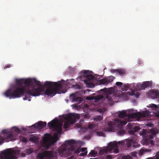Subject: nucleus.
Here are the masks:
<instances>
[{
  "mask_svg": "<svg viewBox=\"0 0 159 159\" xmlns=\"http://www.w3.org/2000/svg\"><path fill=\"white\" fill-rule=\"evenodd\" d=\"M23 84L27 86H30L32 88V89H28L25 91V93L27 94L23 98L24 100H28L29 101H31L30 95L33 96L40 95L41 92L44 91L45 86L47 87L44 92L45 94L52 97L57 93H61L59 91L63 86L60 82L57 83L46 81L43 85L40 81L37 80L35 78L24 79Z\"/></svg>",
  "mask_w": 159,
  "mask_h": 159,
  "instance_id": "nucleus-1",
  "label": "nucleus"
},
{
  "mask_svg": "<svg viewBox=\"0 0 159 159\" xmlns=\"http://www.w3.org/2000/svg\"><path fill=\"white\" fill-rule=\"evenodd\" d=\"M76 144L73 140L66 141L64 147L60 148L56 153L53 154L51 152L44 151L39 153L37 157L39 159H60V157H66L70 155L71 152L75 150Z\"/></svg>",
  "mask_w": 159,
  "mask_h": 159,
  "instance_id": "nucleus-2",
  "label": "nucleus"
},
{
  "mask_svg": "<svg viewBox=\"0 0 159 159\" xmlns=\"http://www.w3.org/2000/svg\"><path fill=\"white\" fill-rule=\"evenodd\" d=\"M24 79H16V85H14L11 89H9L4 93V95L10 99L20 98L24 95L25 93V88L22 85Z\"/></svg>",
  "mask_w": 159,
  "mask_h": 159,
  "instance_id": "nucleus-3",
  "label": "nucleus"
},
{
  "mask_svg": "<svg viewBox=\"0 0 159 159\" xmlns=\"http://www.w3.org/2000/svg\"><path fill=\"white\" fill-rule=\"evenodd\" d=\"M80 118V115L76 113L68 114L65 118V121L63 125L64 129H67L70 125L73 124L76 122V120Z\"/></svg>",
  "mask_w": 159,
  "mask_h": 159,
  "instance_id": "nucleus-4",
  "label": "nucleus"
},
{
  "mask_svg": "<svg viewBox=\"0 0 159 159\" xmlns=\"http://www.w3.org/2000/svg\"><path fill=\"white\" fill-rule=\"evenodd\" d=\"M117 144L115 141L111 142L108 144V147L101 148L99 151V154L102 155L108 152H113L115 153L119 152V149L117 147Z\"/></svg>",
  "mask_w": 159,
  "mask_h": 159,
  "instance_id": "nucleus-5",
  "label": "nucleus"
},
{
  "mask_svg": "<svg viewBox=\"0 0 159 159\" xmlns=\"http://www.w3.org/2000/svg\"><path fill=\"white\" fill-rule=\"evenodd\" d=\"M55 138L49 139L50 135L48 134H46L43 138L42 145L43 147L46 149L48 148L50 146L56 143L58 139L57 134L55 133L54 134Z\"/></svg>",
  "mask_w": 159,
  "mask_h": 159,
  "instance_id": "nucleus-6",
  "label": "nucleus"
},
{
  "mask_svg": "<svg viewBox=\"0 0 159 159\" xmlns=\"http://www.w3.org/2000/svg\"><path fill=\"white\" fill-rule=\"evenodd\" d=\"M48 125L50 128H53L54 131H57L58 134L61 133L62 125L58 123L57 119L52 120L48 123Z\"/></svg>",
  "mask_w": 159,
  "mask_h": 159,
  "instance_id": "nucleus-7",
  "label": "nucleus"
},
{
  "mask_svg": "<svg viewBox=\"0 0 159 159\" xmlns=\"http://www.w3.org/2000/svg\"><path fill=\"white\" fill-rule=\"evenodd\" d=\"M15 154V151L6 150L2 152L0 157L2 159H16L17 157Z\"/></svg>",
  "mask_w": 159,
  "mask_h": 159,
  "instance_id": "nucleus-8",
  "label": "nucleus"
},
{
  "mask_svg": "<svg viewBox=\"0 0 159 159\" xmlns=\"http://www.w3.org/2000/svg\"><path fill=\"white\" fill-rule=\"evenodd\" d=\"M3 132L4 134H5V135L2 136L0 135V145L3 143L4 140H7V141H9L14 140L12 131L9 132L6 130H4L3 131Z\"/></svg>",
  "mask_w": 159,
  "mask_h": 159,
  "instance_id": "nucleus-9",
  "label": "nucleus"
},
{
  "mask_svg": "<svg viewBox=\"0 0 159 159\" xmlns=\"http://www.w3.org/2000/svg\"><path fill=\"white\" fill-rule=\"evenodd\" d=\"M89 71L84 70L83 73L84 76L86 77L87 80H84V82L87 84H90V81L94 78V77L91 74H89Z\"/></svg>",
  "mask_w": 159,
  "mask_h": 159,
  "instance_id": "nucleus-10",
  "label": "nucleus"
},
{
  "mask_svg": "<svg viewBox=\"0 0 159 159\" xmlns=\"http://www.w3.org/2000/svg\"><path fill=\"white\" fill-rule=\"evenodd\" d=\"M46 125V122L39 121L35 123L32 126L35 129H41L45 127Z\"/></svg>",
  "mask_w": 159,
  "mask_h": 159,
  "instance_id": "nucleus-11",
  "label": "nucleus"
},
{
  "mask_svg": "<svg viewBox=\"0 0 159 159\" xmlns=\"http://www.w3.org/2000/svg\"><path fill=\"white\" fill-rule=\"evenodd\" d=\"M115 123L114 121H110L108 123L109 127L107 128V130L110 132H113L115 129Z\"/></svg>",
  "mask_w": 159,
  "mask_h": 159,
  "instance_id": "nucleus-12",
  "label": "nucleus"
},
{
  "mask_svg": "<svg viewBox=\"0 0 159 159\" xmlns=\"http://www.w3.org/2000/svg\"><path fill=\"white\" fill-rule=\"evenodd\" d=\"M38 137L36 134H31L29 137V140L33 142L36 143L39 140Z\"/></svg>",
  "mask_w": 159,
  "mask_h": 159,
  "instance_id": "nucleus-13",
  "label": "nucleus"
},
{
  "mask_svg": "<svg viewBox=\"0 0 159 159\" xmlns=\"http://www.w3.org/2000/svg\"><path fill=\"white\" fill-rule=\"evenodd\" d=\"M150 132L151 135H149V138L150 139H152L157 134H158L159 131L157 129L155 128L152 129Z\"/></svg>",
  "mask_w": 159,
  "mask_h": 159,
  "instance_id": "nucleus-14",
  "label": "nucleus"
},
{
  "mask_svg": "<svg viewBox=\"0 0 159 159\" xmlns=\"http://www.w3.org/2000/svg\"><path fill=\"white\" fill-rule=\"evenodd\" d=\"M70 97H72V102H80L82 101V99L80 97H77L73 93L70 95Z\"/></svg>",
  "mask_w": 159,
  "mask_h": 159,
  "instance_id": "nucleus-15",
  "label": "nucleus"
},
{
  "mask_svg": "<svg viewBox=\"0 0 159 159\" xmlns=\"http://www.w3.org/2000/svg\"><path fill=\"white\" fill-rule=\"evenodd\" d=\"M150 96L152 99L157 98L159 97V92L158 91L153 90Z\"/></svg>",
  "mask_w": 159,
  "mask_h": 159,
  "instance_id": "nucleus-16",
  "label": "nucleus"
},
{
  "mask_svg": "<svg viewBox=\"0 0 159 159\" xmlns=\"http://www.w3.org/2000/svg\"><path fill=\"white\" fill-rule=\"evenodd\" d=\"M150 113L148 110L143 111L140 113V115L142 117H148L150 116Z\"/></svg>",
  "mask_w": 159,
  "mask_h": 159,
  "instance_id": "nucleus-17",
  "label": "nucleus"
},
{
  "mask_svg": "<svg viewBox=\"0 0 159 159\" xmlns=\"http://www.w3.org/2000/svg\"><path fill=\"white\" fill-rule=\"evenodd\" d=\"M151 83L150 82L145 81L141 84V88L142 89H143L151 86Z\"/></svg>",
  "mask_w": 159,
  "mask_h": 159,
  "instance_id": "nucleus-18",
  "label": "nucleus"
},
{
  "mask_svg": "<svg viewBox=\"0 0 159 159\" xmlns=\"http://www.w3.org/2000/svg\"><path fill=\"white\" fill-rule=\"evenodd\" d=\"M140 129L137 126L134 127L132 130L129 131V133L132 134H134L135 132H137Z\"/></svg>",
  "mask_w": 159,
  "mask_h": 159,
  "instance_id": "nucleus-19",
  "label": "nucleus"
},
{
  "mask_svg": "<svg viewBox=\"0 0 159 159\" xmlns=\"http://www.w3.org/2000/svg\"><path fill=\"white\" fill-rule=\"evenodd\" d=\"M87 149L85 148H82L80 149V150L82 152H84V153H81L80 154V155L81 156H84L86 155L87 154V152L86 151Z\"/></svg>",
  "mask_w": 159,
  "mask_h": 159,
  "instance_id": "nucleus-20",
  "label": "nucleus"
},
{
  "mask_svg": "<svg viewBox=\"0 0 159 159\" xmlns=\"http://www.w3.org/2000/svg\"><path fill=\"white\" fill-rule=\"evenodd\" d=\"M127 114L124 111H122L121 112H120L118 114V117L120 118H124L125 117H126V116Z\"/></svg>",
  "mask_w": 159,
  "mask_h": 159,
  "instance_id": "nucleus-21",
  "label": "nucleus"
},
{
  "mask_svg": "<svg viewBox=\"0 0 159 159\" xmlns=\"http://www.w3.org/2000/svg\"><path fill=\"white\" fill-rule=\"evenodd\" d=\"M99 82L100 84H107L108 83L107 82V80L106 79H103L99 80Z\"/></svg>",
  "mask_w": 159,
  "mask_h": 159,
  "instance_id": "nucleus-22",
  "label": "nucleus"
},
{
  "mask_svg": "<svg viewBox=\"0 0 159 159\" xmlns=\"http://www.w3.org/2000/svg\"><path fill=\"white\" fill-rule=\"evenodd\" d=\"M126 70L123 69H118L117 73L120 75H122L126 73Z\"/></svg>",
  "mask_w": 159,
  "mask_h": 159,
  "instance_id": "nucleus-23",
  "label": "nucleus"
},
{
  "mask_svg": "<svg viewBox=\"0 0 159 159\" xmlns=\"http://www.w3.org/2000/svg\"><path fill=\"white\" fill-rule=\"evenodd\" d=\"M113 89L111 88L108 89L106 88H105V89H102V90H103V91L106 93H108L110 94L112 93Z\"/></svg>",
  "mask_w": 159,
  "mask_h": 159,
  "instance_id": "nucleus-24",
  "label": "nucleus"
},
{
  "mask_svg": "<svg viewBox=\"0 0 159 159\" xmlns=\"http://www.w3.org/2000/svg\"><path fill=\"white\" fill-rule=\"evenodd\" d=\"M133 141L131 139H129L125 143V145H126L127 147L128 148H129L131 147L132 146V143Z\"/></svg>",
  "mask_w": 159,
  "mask_h": 159,
  "instance_id": "nucleus-25",
  "label": "nucleus"
},
{
  "mask_svg": "<svg viewBox=\"0 0 159 159\" xmlns=\"http://www.w3.org/2000/svg\"><path fill=\"white\" fill-rule=\"evenodd\" d=\"M114 78H115L112 76H109L108 78H107L106 79L107 80L108 84L110 83L113 81Z\"/></svg>",
  "mask_w": 159,
  "mask_h": 159,
  "instance_id": "nucleus-26",
  "label": "nucleus"
},
{
  "mask_svg": "<svg viewBox=\"0 0 159 159\" xmlns=\"http://www.w3.org/2000/svg\"><path fill=\"white\" fill-rule=\"evenodd\" d=\"M104 100L108 102V103H109L110 102H111L112 100L111 96L110 95H107L105 98Z\"/></svg>",
  "mask_w": 159,
  "mask_h": 159,
  "instance_id": "nucleus-27",
  "label": "nucleus"
},
{
  "mask_svg": "<svg viewBox=\"0 0 159 159\" xmlns=\"http://www.w3.org/2000/svg\"><path fill=\"white\" fill-rule=\"evenodd\" d=\"M103 117L102 116H96L94 118V120L98 121L99 120H102V119Z\"/></svg>",
  "mask_w": 159,
  "mask_h": 159,
  "instance_id": "nucleus-28",
  "label": "nucleus"
},
{
  "mask_svg": "<svg viewBox=\"0 0 159 159\" xmlns=\"http://www.w3.org/2000/svg\"><path fill=\"white\" fill-rule=\"evenodd\" d=\"M95 124L90 123L88 125V128L90 129H93L95 127Z\"/></svg>",
  "mask_w": 159,
  "mask_h": 159,
  "instance_id": "nucleus-29",
  "label": "nucleus"
},
{
  "mask_svg": "<svg viewBox=\"0 0 159 159\" xmlns=\"http://www.w3.org/2000/svg\"><path fill=\"white\" fill-rule=\"evenodd\" d=\"M20 140L24 143H26L27 142V139L25 137L20 136L19 137Z\"/></svg>",
  "mask_w": 159,
  "mask_h": 159,
  "instance_id": "nucleus-30",
  "label": "nucleus"
},
{
  "mask_svg": "<svg viewBox=\"0 0 159 159\" xmlns=\"http://www.w3.org/2000/svg\"><path fill=\"white\" fill-rule=\"evenodd\" d=\"M148 159H159V151L157 153L156 155L153 157H149Z\"/></svg>",
  "mask_w": 159,
  "mask_h": 159,
  "instance_id": "nucleus-31",
  "label": "nucleus"
},
{
  "mask_svg": "<svg viewBox=\"0 0 159 159\" xmlns=\"http://www.w3.org/2000/svg\"><path fill=\"white\" fill-rule=\"evenodd\" d=\"M12 130L14 131L15 132L19 133L20 132V130L19 129L16 127H13L12 129Z\"/></svg>",
  "mask_w": 159,
  "mask_h": 159,
  "instance_id": "nucleus-32",
  "label": "nucleus"
},
{
  "mask_svg": "<svg viewBox=\"0 0 159 159\" xmlns=\"http://www.w3.org/2000/svg\"><path fill=\"white\" fill-rule=\"evenodd\" d=\"M103 98V96L102 95H99L96 97L95 98V102H98L99 100Z\"/></svg>",
  "mask_w": 159,
  "mask_h": 159,
  "instance_id": "nucleus-33",
  "label": "nucleus"
},
{
  "mask_svg": "<svg viewBox=\"0 0 159 159\" xmlns=\"http://www.w3.org/2000/svg\"><path fill=\"white\" fill-rule=\"evenodd\" d=\"M146 152V151L144 149H141L139 151V154L140 156L142 155L143 154H144V153Z\"/></svg>",
  "mask_w": 159,
  "mask_h": 159,
  "instance_id": "nucleus-34",
  "label": "nucleus"
},
{
  "mask_svg": "<svg viewBox=\"0 0 159 159\" xmlns=\"http://www.w3.org/2000/svg\"><path fill=\"white\" fill-rule=\"evenodd\" d=\"M97 152L95 150H92L89 153V155H90L91 157H93L94 155H96L97 154Z\"/></svg>",
  "mask_w": 159,
  "mask_h": 159,
  "instance_id": "nucleus-35",
  "label": "nucleus"
},
{
  "mask_svg": "<svg viewBox=\"0 0 159 159\" xmlns=\"http://www.w3.org/2000/svg\"><path fill=\"white\" fill-rule=\"evenodd\" d=\"M97 135L99 136H103L104 134V133L103 131H98L96 133Z\"/></svg>",
  "mask_w": 159,
  "mask_h": 159,
  "instance_id": "nucleus-36",
  "label": "nucleus"
},
{
  "mask_svg": "<svg viewBox=\"0 0 159 159\" xmlns=\"http://www.w3.org/2000/svg\"><path fill=\"white\" fill-rule=\"evenodd\" d=\"M122 159H133V158L129 155H127L124 156L122 157Z\"/></svg>",
  "mask_w": 159,
  "mask_h": 159,
  "instance_id": "nucleus-37",
  "label": "nucleus"
},
{
  "mask_svg": "<svg viewBox=\"0 0 159 159\" xmlns=\"http://www.w3.org/2000/svg\"><path fill=\"white\" fill-rule=\"evenodd\" d=\"M25 152L28 154H30L33 152V149L32 148H29L25 150Z\"/></svg>",
  "mask_w": 159,
  "mask_h": 159,
  "instance_id": "nucleus-38",
  "label": "nucleus"
},
{
  "mask_svg": "<svg viewBox=\"0 0 159 159\" xmlns=\"http://www.w3.org/2000/svg\"><path fill=\"white\" fill-rule=\"evenodd\" d=\"M116 143L117 144V147L118 149V145L122 146V145H123L125 143L123 141H119L118 142H117L116 141Z\"/></svg>",
  "mask_w": 159,
  "mask_h": 159,
  "instance_id": "nucleus-39",
  "label": "nucleus"
},
{
  "mask_svg": "<svg viewBox=\"0 0 159 159\" xmlns=\"http://www.w3.org/2000/svg\"><path fill=\"white\" fill-rule=\"evenodd\" d=\"M118 134L120 135H124L125 134V131L122 129H120L119 131Z\"/></svg>",
  "mask_w": 159,
  "mask_h": 159,
  "instance_id": "nucleus-40",
  "label": "nucleus"
},
{
  "mask_svg": "<svg viewBox=\"0 0 159 159\" xmlns=\"http://www.w3.org/2000/svg\"><path fill=\"white\" fill-rule=\"evenodd\" d=\"M82 126V125L80 123H77L76 124L75 126V128L79 129L80 128H81V127Z\"/></svg>",
  "mask_w": 159,
  "mask_h": 159,
  "instance_id": "nucleus-41",
  "label": "nucleus"
},
{
  "mask_svg": "<svg viewBox=\"0 0 159 159\" xmlns=\"http://www.w3.org/2000/svg\"><path fill=\"white\" fill-rule=\"evenodd\" d=\"M149 107L152 108H154V109H156L157 107V105L154 104H150Z\"/></svg>",
  "mask_w": 159,
  "mask_h": 159,
  "instance_id": "nucleus-42",
  "label": "nucleus"
},
{
  "mask_svg": "<svg viewBox=\"0 0 159 159\" xmlns=\"http://www.w3.org/2000/svg\"><path fill=\"white\" fill-rule=\"evenodd\" d=\"M137 152L136 151L133 152H131V155L133 157H136L137 156Z\"/></svg>",
  "mask_w": 159,
  "mask_h": 159,
  "instance_id": "nucleus-43",
  "label": "nucleus"
},
{
  "mask_svg": "<svg viewBox=\"0 0 159 159\" xmlns=\"http://www.w3.org/2000/svg\"><path fill=\"white\" fill-rule=\"evenodd\" d=\"M116 84L117 86H120V87H121V86H122V85L123 84L121 82H116Z\"/></svg>",
  "mask_w": 159,
  "mask_h": 159,
  "instance_id": "nucleus-44",
  "label": "nucleus"
},
{
  "mask_svg": "<svg viewBox=\"0 0 159 159\" xmlns=\"http://www.w3.org/2000/svg\"><path fill=\"white\" fill-rule=\"evenodd\" d=\"M110 71L111 73H117L118 69H111Z\"/></svg>",
  "mask_w": 159,
  "mask_h": 159,
  "instance_id": "nucleus-45",
  "label": "nucleus"
},
{
  "mask_svg": "<svg viewBox=\"0 0 159 159\" xmlns=\"http://www.w3.org/2000/svg\"><path fill=\"white\" fill-rule=\"evenodd\" d=\"M123 125L122 124L120 123V124H118L117 125V127L121 129L122 128Z\"/></svg>",
  "mask_w": 159,
  "mask_h": 159,
  "instance_id": "nucleus-46",
  "label": "nucleus"
},
{
  "mask_svg": "<svg viewBox=\"0 0 159 159\" xmlns=\"http://www.w3.org/2000/svg\"><path fill=\"white\" fill-rule=\"evenodd\" d=\"M128 127L130 129H131L132 128V125L130 123H129L127 125Z\"/></svg>",
  "mask_w": 159,
  "mask_h": 159,
  "instance_id": "nucleus-47",
  "label": "nucleus"
},
{
  "mask_svg": "<svg viewBox=\"0 0 159 159\" xmlns=\"http://www.w3.org/2000/svg\"><path fill=\"white\" fill-rule=\"evenodd\" d=\"M120 123H121L123 126L125 125L127 123V122L126 121H120Z\"/></svg>",
  "mask_w": 159,
  "mask_h": 159,
  "instance_id": "nucleus-48",
  "label": "nucleus"
},
{
  "mask_svg": "<svg viewBox=\"0 0 159 159\" xmlns=\"http://www.w3.org/2000/svg\"><path fill=\"white\" fill-rule=\"evenodd\" d=\"M124 87L125 88V89L124 90L126 91L128 89V86L127 85H124Z\"/></svg>",
  "mask_w": 159,
  "mask_h": 159,
  "instance_id": "nucleus-49",
  "label": "nucleus"
},
{
  "mask_svg": "<svg viewBox=\"0 0 159 159\" xmlns=\"http://www.w3.org/2000/svg\"><path fill=\"white\" fill-rule=\"evenodd\" d=\"M11 67V66H10V65H6L4 67V69H6L7 68H10V67Z\"/></svg>",
  "mask_w": 159,
  "mask_h": 159,
  "instance_id": "nucleus-50",
  "label": "nucleus"
},
{
  "mask_svg": "<svg viewBox=\"0 0 159 159\" xmlns=\"http://www.w3.org/2000/svg\"><path fill=\"white\" fill-rule=\"evenodd\" d=\"M67 159H76L73 156H71L70 157H69Z\"/></svg>",
  "mask_w": 159,
  "mask_h": 159,
  "instance_id": "nucleus-51",
  "label": "nucleus"
},
{
  "mask_svg": "<svg viewBox=\"0 0 159 159\" xmlns=\"http://www.w3.org/2000/svg\"><path fill=\"white\" fill-rule=\"evenodd\" d=\"M107 158H108V159H111V157L109 155H107Z\"/></svg>",
  "mask_w": 159,
  "mask_h": 159,
  "instance_id": "nucleus-52",
  "label": "nucleus"
},
{
  "mask_svg": "<svg viewBox=\"0 0 159 159\" xmlns=\"http://www.w3.org/2000/svg\"><path fill=\"white\" fill-rule=\"evenodd\" d=\"M75 152L76 153L78 154V153H79L80 152V151H79V150H76V151H75Z\"/></svg>",
  "mask_w": 159,
  "mask_h": 159,
  "instance_id": "nucleus-53",
  "label": "nucleus"
},
{
  "mask_svg": "<svg viewBox=\"0 0 159 159\" xmlns=\"http://www.w3.org/2000/svg\"><path fill=\"white\" fill-rule=\"evenodd\" d=\"M21 156L22 157H25V154L24 153H22L21 154Z\"/></svg>",
  "mask_w": 159,
  "mask_h": 159,
  "instance_id": "nucleus-54",
  "label": "nucleus"
},
{
  "mask_svg": "<svg viewBox=\"0 0 159 159\" xmlns=\"http://www.w3.org/2000/svg\"><path fill=\"white\" fill-rule=\"evenodd\" d=\"M140 95H139V93H136V94H135V96L137 97V98H138L139 97V96Z\"/></svg>",
  "mask_w": 159,
  "mask_h": 159,
  "instance_id": "nucleus-55",
  "label": "nucleus"
},
{
  "mask_svg": "<svg viewBox=\"0 0 159 159\" xmlns=\"http://www.w3.org/2000/svg\"><path fill=\"white\" fill-rule=\"evenodd\" d=\"M86 99L88 100H90V97H87L86 98Z\"/></svg>",
  "mask_w": 159,
  "mask_h": 159,
  "instance_id": "nucleus-56",
  "label": "nucleus"
},
{
  "mask_svg": "<svg viewBox=\"0 0 159 159\" xmlns=\"http://www.w3.org/2000/svg\"><path fill=\"white\" fill-rule=\"evenodd\" d=\"M83 120H82L81 119L80 121V123H81V122H83Z\"/></svg>",
  "mask_w": 159,
  "mask_h": 159,
  "instance_id": "nucleus-57",
  "label": "nucleus"
},
{
  "mask_svg": "<svg viewBox=\"0 0 159 159\" xmlns=\"http://www.w3.org/2000/svg\"><path fill=\"white\" fill-rule=\"evenodd\" d=\"M151 143H152H152H153V141L152 140V141H151Z\"/></svg>",
  "mask_w": 159,
  "mask_h": 159,
  "instance_id": "nucleus-58",
  "label": "nucleus"
},
{
  "mask_svg": "<svg viewBox=\"0 0 159 159\" xmlns=\"http://www.w3.org/2000/svg\"><path fill=\"white\" fill-rule=\"evenodd\" d=\"M90 159H95V158H94V159L90 158Z\"/></svg>",
  "mask_w": 159,
  "mask_h": 159,
  "instance_id": "nucleus-59",
  "label": "nucleus"
}]
</instances>
